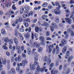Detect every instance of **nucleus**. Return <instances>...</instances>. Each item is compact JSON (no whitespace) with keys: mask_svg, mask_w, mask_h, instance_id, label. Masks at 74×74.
Listing matches in <instances>:
<instances>
[{"mask_svg":"<svg viewBox=\"0 0 74 74\" xmlns=\"http://www.w3.org/2000/svg\"><path fill=\"white\" fill-rule=\"evenodd\" d=\"M54 66L55 63H52L50 64V67H51V68H52V67H53V66Z\"/></svg>","mask_w":74,"mask_h":74,"instance_id":"47","label":"nucleus"},{"mask_svg":"<svg viewBox=\"0 0 74 74\" xmlns=\"http://www.w3.org/2000/svg\"><path fill=\"white\" fill-rule=\"evenodd\" d=\"M38 55V54L37 53V52H35L34 53V57H37V56Z\"/></svg>","mask_w":74,"mask_h":74,"instance_id":"60","label":"nucleus"},{"mask_svg":"<svg viewBox=\"0 0 74 74\" xmlns=\"http://www.w3.org/2000/svg\"><path fill=\"white\" fill-rule=\"evenodd\" d=\"M39 39L40 41H42L44 40H45V38H44L42 36H40L39 37Z\"/></svg>","mask_w":74,"mask_h":74,"instance_id":"32","label":"nucleus"},{"mask_svg":"<svg viewBox=\"0 0 74 74\" xmlns=\"http://www.w3.org/2000/svg\"><path fill=\"white\" fill-rule=\"evenodd\" d=\"M70 34L71 36H74V32L73 31H71Z\"/></svg>","mask_w":74,"mask_h":74,"instance_id":"41","label":"nucleus"},{"mask_svg":"<svg viewBox=\"0 0 74 74\" xmlns=\"http://www.w3.org/2000/svg\"><path fill=\"white\" fill-rule=\"evenodd\" d=\"M24 49H25V47H24V46H21V50L22 51H23V50H24Z\"/></svg>","mask_w":74,"mask_h":74,"instance_id":"53","label":"nucleus"},{"mask_svg":"<svg viewBox=\"0 0 74 74\" xmlns=\"http://www.w3.org/2000/svg\"><path fill=\"white\" fill-rule=\"evenodd\" d=\"M40 71V66H38L36 67V71L35 72V74H39V72Z\"/></svg>","mask_w":74,"mask_h":74,"instance_id":"9","label":"nucleus"},{"mask_svg":"<svg viewBox=\"0 0 74 74\" xmlns=\"http://www.w3.org/2000/svg\"><path fill=\"white\" fill-rule=\"evenodd\" d=\"M12 10H16V8L15 7V5L14 4L12 7Z\"/></svg>","mask_w":74,"mask_h":74,"instance_id":"38","label":"nucleus"},{"mask_svg":"<svg viewBox=\"0 0 74 74\" xmlns=\"http://www.w3.org/2000/svg\"><path fill=\"white\" fill-rule=\"evenodd\" d=\"M3 65L0 64V71H2L3 70Z\"/></svg>","mask_w":74,"mask_h":74,"instance_id":"50","label":"nucleus"},{"mask_svg":"<svg viewBox=\"0 0 74 74\" xmlns=\"http://www.w3.org/2000/svg\"><path fill=\"white\" fill-rule=\"evenodd\" d=\"M30 68L31 70H34L36 68V66H35L34 64H33L32 65H30Z\"/></svg>","mask_w":74,"mask_h":74,"instance_id":"12","label":"nucleus"},{"mask_svg":"<svg viewBox=\"0 0 74 74\" xmlns=\"http://www.w3.org/2000/svg\"><path fill=\"white\" fill-rule=\"evenodd\" d=\"M30 35L29 34L27 33L24 35V37L26 39H28V38L30 37Z\"/></svg>","mask_w":74,"mask_h":74,"instance_id":"16","label":"nucleus"},{"mask_svg":"<svg viewBox=\"0 0 74 74\" xmlns=\"http://www.w3.org/2000/svg\"><path fill=\"white\" fill-rule=\"evenodd\" d=\"M18 32V30L16 29H15V32L14 34V35L15 36H18V34L17 33Z\"/></svg>","mask_w":74,"mask_h":74,"instance_id":"34","label":"nucleus"},{"mask_svg":"<svg viewBox=\"0 0 74 74\" xmlns=\"http://www.w3.org/2000/svg\"><path fill=\"white\" fill-rule=\"evenodd\" d=\"M23 24L26 27H29V24H28V23H27L26 22H24Z\"/></svg>","mask_w":74,"mask_h":74,"instance_id":"22","label":"nucleus"},{"mask_svg":"<svg viewBox=\"0 0 74 74\" xmlns=\"http://www.w3.org/2000/svg\"><path fill=\"white\" fill-rule=\"evenodd\" d=\"M42 48L41 47H39V48L38 49V52H39V53H40L42 51Z\"/></svg>","mask_w":74,"mask_h":74,"instance_id":"23","label":"nucleus"},{"mask_svg":"<svg viewBox=\"0 0 74 74\" xmlns=\"http://www.w3.org/2000/svg\"><path fill=\"white\" fill-rule=\"evenodd\" d=\"M5 5H6V6L7 7H8L9 5H10V4H9V3H8V2H6V4H5Z\"/></svg>","mask_w":74,"mask_h":74,"instance_id":"55","label":"nucleus"},{"mask_svg":"<svg viewBox=\"0 0 74 74\" xmlns=\"http://www.w3.org/2000/svg\"><path fill=\"white\" fill-rule=\"evenodd\" d=\"M34 59L35 62H37V61H38V57H34Z\"/></svg>","mask_w":74,"mask_h":74,"instance_id":"42","label":"nucleus"},{"mask_svg":"<svg viewBox=\"0 0 74 74\" xmlns=\"http://www.w3.org/2000/svg\"><path fill=\"white\" fill-rule=\"evenodd\" d=\"M13 40L15 44H18V40L16 37L14 38Z\"/></svg>","mask_w":74,"mask_h":74,"instance_id":"14","label":"nucleus"},{"mask_svg":"<svg viewBox=\"0 0 74 74\" xmlns=\"http://www.w3.org/2000/svg\"><path fill=\"white\" fill-rule=\"evenodd\" d=\"M55 21L56 23H59V19L58 16H56L55 18Z\"/></svg>","mask_w":74,"mask_h":74,"instance_id":"19","label":"nucleus"},{"mask_svg":"<svg viewBox=\"0 0 74 74\" xmlns=\"http://www.w3.org/2000/svg\"><path fill=\"white\" fill-rule=\"evenodd\" d=\"M48 8L49 9H52L53 8V7L51 5H49L48 6Z\"/></svg>","mask_w":74,"mask_h":74,"instance_id":"54","label":"nucleus"},{"mask_svg":"<svg viewBox=\"0 0 74 74\" xmlns=\"http://www.w3.org/2000/svg\"><path fill=\"white\" fill-rule=\"evenodd\" d=\"M15 46H13L12 48V51H15Z\"/></svg>","mask_w":74,"mask_h":74,"instance_id":"57","label":"nucleus"},{"mask_svg":"<svg viewBox=\"0 0 74 74\" xmlns=\"http://www.w3.org/2000/svg\"><path fill=\"white\" fill-rule=\"evenodd\" d=\"M6 54L8 56H10V53H9L7 51L6 53Z\"/></svg>","mask_w":74,"mask_h":74,"instance_id":"56","label":"nucleus"},{"mask_svg":"<svg viewBox=\"0 0 74 74\" xmlns=\"http://www.w3.org/2000/svg\"><path fill=\"white\" fill-rule=\"evenodd\" d=\"M12 26L13 27H14V26H16V25L15 24V23H14V22H12Z\"/></svg>","mask_w":74,"mask_h":74,"instance_id":"58","label":"nucleus"},{"mask_svg":"<svg viewBox=\"0 0 74 74\" xmlns=\"http://www.w3.org/2000/svg\"><path fill=\"white\" fill-rule=\"evenodd\" d=\"M21 53V51L20 50H17V53L18 54H20Z\"/></svg>","mask_w":74,"mask_h":74,"instance_id":"61","label":"nucleus"},{"mask_svg":"<svg viewBox=\"0 0 74 74\" xmlns=\"http://www.w3.org/2000/svg\"><path fill=\"white\" fill-rule=\"evenodd\" d=\"M19 36L21 38V40H23V35L21 33H19Z\"/></svg>","mask_w":74,"mask_h":74,"instance_id":"27","label":"nucleus"},{"mask_svg":"<svg viewBox=\"0 0 74 74\" xmlns=\"http://www.w3.org/2000/svg\"><path fill=\"white\" fill-rule=\"evenodd\" d=\"M1 33L2 34H5V31L4 29H1Z\"/></svg>","mask_w":74,"mask_h":74,"instance_id":"30","label":"nucleus"},{"mask_svg":"<svg viewBox=\"0 0 74 74\" xmlns=\"http://www.w3.org/2000/svg\"><path fill=\"white\" fill-rule=\"evenodd\" d=\"M65 20L69 24H71L72 23L71 20L69 18H65Z\"/></svg>","mask_w":74,"mask_h":74,"instance_id":"10","label":"nucleus"},{"mask_svg":"<svg viewBox=\"0 0 74 74\" xmlns=\"http://www.w3.org/2000/svg\"><path fill=\"white\" fill-rule=\"evenodd\" d=\"M25 10L24 11L25 13H27V12H28V11L30 9V7L27 5L25 6Z\"/></svg>","mask_w":74,"mask_h":74,"instance_id":"11","label":"nucleus"},{"mask_svg":"<svg viewBox=\"0 0 74 74\" xmlns=\"http://www.w3.org/2000/svg\"><path fill=\"white\" fill-rule=\"evenodd\" d=\"M17 60L18 62H21V56H18L17 58Z\"/></svg>","mask_w":74,"mask_h":74,"instance_id":"35","label":"nucleus"},{"mask_svg":"<svg viewBox=\"0 0 74 74\" xmlns=\"http://www.w3.org/2000/svg\"><path fill=\"white\" fill-rule=\"evenodd\" d=\"M71 66L72 67L74 66V62H72L71 64Z\"/></svg>","mask_w":74,"mask_h":74,"instance_id":"62","label":"nucleus"},{"mask_svg":"<svg viewBox=\"0 0 74 74\" xmlns=\"http://www.w3.org/2000/svg\"><path fill=\"white\" fill-rule=\"evenodd\" d=\"M61 42L62 44L60 43L59 45L60 47H63L64 45L67 44V40L64 39H62L61 40Z\"/></svg>","mask_w":74,"mask_h":74,"instance_id":"3","label":"nucleus"},{"mask_svg":"<svg viewBox=\"0 0 74 74\" xmlns=\"http://www.w3.org/2000/svg\"><path fill=\"white\" fill-rule=\"evenodd\" d=\"M4 41L5 42H8L9 41V39H8V37L5 38L4 39Z\"/></svg>","mask_w":74,"mask_h":74,"instance_id":"31","label":"nucleus"},{"mask_svg":"<svg viewBox=\"0 0 74 74\" xmlns=\"http://www.w3.org/2000/svg\"><path fill=\"white\" fill-rule=\"evenodd\" d=\"M51 60L50 58H49L47 60V63L48 64H49L51 63Z\"/></svg>","mask_w":74,"mask_h":74,"instance_id":"37","label":"nucleus"},{"mask_svg":"<svg viewBox=\"0 0 74 74\" xmlns=\"http://www.w3.org/2000/svg\"><path fill=\"white\" fill-rule=\"evenodd\" d=\"M35 32L36 33H38V32H41L42 31V28L41 27H39L38 26H36L35 28Z\"/></svg>","mask_w":74,"mask_h":74,"instance_id":"4","label":"nucleus"},{"mask_svg":"<svg viewBox=\"0 0 74 74\" xmlns=\"http://www.w3.org/2000/svg\"><path fill=\"white\" fill-rule=\"evenodd\" d=\"M6 62V60H3V58H0V64H5Z\"/></svg>","mask_w":74,"mask_h":74,"instance_id":"8","label":"nucleus"},{"mask_svg":"<svg viewBox=\"0 0 74 74\" xmlns=\"http://www.w3.org/2000/svg\"><path fill=\"white\" fill-rule=\"evenodd\" d=\"M43 61L44 62H47V56H45L44 58Z\"/></svg>","mask_w":74,"mask_h":74,"instance_id":"51","label":"nucleus"},{"mask_svg":"<svg viewBox=\"0 0 74 74\" xmlns=\"http://www.w3.org/2000/svg\"><path fill=\"white\" fill-rule=\"evenodd\" d=\"M67 47L66 46H65L62 49V52L63 53H65L67 51Z\"/></svg>","mask_w":74,"mask_h":74,"instance_id":"15","label":"nucleus"},{"mask_svg":"<svg viewBox=\"0 0 74 74\" xmlns=\"http://www.w3.org/2000/svg\"><path fill=\"white\" fill-rule=\"evenodd\" d=\"M22 56H23V58H26V54H25V53H22Z\"/></svg>","mask_w":74,"mask_h":74,"instance_id":"48","label":"nucleus"},{"mask_svg":"<svg viewBox=\"0 0 74 74\" xmlns=\"http://www.w3.org/2000/svg\"><path fill=\"white\" fill-rule=\"evenodd\" d=\"M18 20L20 22H22L23 21V19L21 17L19 18Z\"/></svg>","mask_w":74,"mask_h":74,"instance_id":"39","label":"nucleus"},{"mask_svg":"<svg viewBox=\"0 0 74 74\" xmlns=\"http://www.w3.org/2000/svg\"><path fill=\"white\" fill-rule=\"evenodd\" d=\"M69 57L70 56L69 55H67L65 56V58L66 59H69Z\"/></svg>","mask_w":74,"mask_h":74,"instance_id":"44","label":"nucleus"},{"mask_svg":"<svg viewBox=\"0 0 74 74\" xmlns=\"http://www.w3.org/2000/svg\"><path fill=\"white\" fill-rule=\"evenodd\" d=\"M34 37H35V38H37L38 37V35L37 34H32V39H34Z\"/></svg>","mask_w":74,"mask_h":74,"instance_id":"17","label":"nucleus"},{"mask_svg":"<svg viewBox=\"0 0 74 74\" xmlns=\"http://www.w3.org/2000/svg\"><path fill=\"white\" fill-rule=\"evenodd\" d=\"M69 3L70 4H74V1L73 0H71Z\"/></svg>","mask_w":74,"mask_h":74,"instance_id":"45","label":"nucleus"},{"mask_svg":"<svg viewBox=\"0 0 74 74\" xmlns=\"http://www.w3.org/2000/svg\"><path fill=\"white\" fill-rule=\"evenodd\" d=\"M3 48L5 50H7L8 49V48L5 45L3 46Z\"/></svg>","mask_w":74,"mask_h":74,"instance_id":"40","label":"nucleus"},{"mask_svg":"<svg viewBox=\"0 0 74 74\" xmlns=\"http://www.w3.org/2000/svg\"><path fill=\"white\" fill-rule=\"evenodd\" d=\"M42 19L43 20H45V19L46 21H47V16L45 15H43L41 17Z\"/></svg>","mask_w":74,"mask_h":74,"instance_id":"26","label":"nucleus"},{"mask_svg":"<svg viewBox=\"0 0 74 74\" xmlns=\"http://www.w3.org/2000/svg\"><path fill=\"white\" fill-rule=\"evenodd\" d=\"M50 34V32L49 31H47V36H49Z\"/></svg>","mask_w":74,"mask_h":74,"instance_id":"59","label":"nucleus"},{"mask_svg":"<svg viewBox=\"0 0 74 74\" xmlns=\"http://www.w3.org/2000/svg\"><path fill=\"white\" fill-rule=\"evenodd\" d=\"M55 5L56 6H58V8H59V9H60V8L61 6H60V5L59 3L58 2H56L55 3Z\"/></svg>","mask_w":74,"mask_h":74,"instance_id":"20","label":"nucleus"},{"mask_svg":"<svg viewBox=\"0 0 74 74\" xmlns=\"http://www.w3.org/2000/svg\"><path fill=\"white\" fill-rule=\"evenodd\" d=\"M56 9H55L54 11V12L55 14L56 15H59L60 14V11L59 10V9L58 8V7H57Z\"/></svg>","mask_w":74,"mask_h":74,"instance_id":"5","label":"nucleus"},{"mask_svg":"<svg viewBox=\"0 0 74 74\" xmlns=\"http://www.w3.org/2000/svg\"><path fill=\"white\" fill-rule=\"evenodd\" d=\"M54 47V46H53V44H51V45H49L48 48L49 49H53Z\"/></svg>","mask_w":74,"mask_h":74,"instance_id":"28","label":"nucleus"},{"mask_svg":"<svg viewBox=\"0 0 74 74\" xmlns=\"http://www.w3.org/2000/svg\"><path fill=\"white\" fill-rule=\"evenodd\" d=\"M50 27L51 28V31L53 32L54 31V28H56L57 25L55 23H51V26Z\"/></svg>","mask_w":74,"mask_h":74,"instance_id":"2","label":"nucleus"},{"mask_svg":"<svg viewBox=\"0 0 74 74\" xmlns=\"http://www.w3.org/2000/svg\"><path fill=\"white\" fill-rule=\"evenodd\" d=\"M42 7H47V3L45 2L42 5Z\"/></svg>","mask_w":74,"mask_h":74,"instance_id":"33","label":"nucleus"},{"mask_svg":"<svg viewBox=\"0 0 74 74\" xmlns=\"http://www.w3.org/2000/svg\"><path fill=\"white\" fill-rule=\"evenodd\" d=\"M41 72H44V71H45V72H47V67L46 66H44L43 68L40 69Z\"/></svg>","mask_w":74,"mask_h":74,"instance_id":"13","label":"nucleus"},{"mask_svg":"<svg viewBox=\"0 0 74 74\" xmlns=\"http://www.w3.org/2000/svg\"><path fill=\"white\" fill-rule=\"evenodd\" d=\"M19 22V20L18 19H16L15 21V24H18Z\"/></svg>","mask_w":74,"mask_h":74,"instance_id":"49","label":"nucleus"},{"mask_svg":"<svg viewBox=\"0 0 74 74\" xmlns=\"http://www.w3.org/2000/svg\"><path fill=\"white\" fill-rule=\"evenodd\" d=\"M29 14L30 15H33V12L32 11L30 12Z\"/></svg>","mask_w":74,"mask_h":74,"instance_id":"64","label":"nucleus"},{"mask_svg":"<svg viewBox=\"0 0 74 74\" xmlns=\"http://www.w3.org/2000/svg\"><path fill=\"white\" fill-rule=\"evenodd\" d=\"M41 44L42 45H45V42L44 40H43L41 42Z\"/></svg>","mask_w":74,"mask_h":74,"instance_id":"43","label":"nucleus"},{"mask_svg":"<svg viewBox=\"0 0 74 74\" xmlns=\"http://www.w3.org/2000/svg\"><path fill=\"white\" fill-rule=\"evenodd\" d=\"M24 11V8H21L20 10V14H22Z\"/></svg>","mask_w":74,"mask_h":74,"instance_id":"24","label":"nucleus"},{"mask_svg":"<svg viewBox=\"0 0 74 74\" xmlns=\"http://www.w3.org/2000/svg\"><path fill=\"white\" fill-rule=\"evenodd\" d=\"M16 70L17 72H18L19 74H22L23 73L22 69H20V67H17L16 69Z\"/></svg>","mask_w":74,"mask_h":74,"instance_id":"7","label":"nucleus"},{"mask_svg":"<svg viewBox=\"0 0 74 74\" xmlns=\"http://www.w3.org/2000/svg\"><path fill=\"white\" fill-rule=\"evenodd\" d=\"M27 60L26 59H25L23 60L22 62V66H23V67H24L25 65H27Z\"/></svg>","mask_w":74,"mask_h":74,"instance_id":"6","label":"nucleus"},{"mask_svg":"<svg viewBox=\"0 0 74 74\" xmlns=\"http://www.w3.org/2000/svg\"><path fill=\"white\" fill-rule=\"evenodd\" d=\"M20 31L21 32H24V29H23V28H20Z\"/></svg>","mask_w":74,"mask_h":74,"instance_id":"52","label":"nucleus"},{"mask_svg":"<svg viewBox=\"0 0 74 74\" xmlns=\"http://www.w3.org/2000/svg\"><path fill=\"white\" fill-rule=\"evenodd\" d=\"M33 41L32 40L30 41L29 42L30 47L32 48H35V47L38 48V47H40V43L36 42L33 44Z\"/></svg>","mask_w":74,"mask_h":74,"instance_id":"1","label":"nucleus"},{"mask_svg":"<svg viewBox=\"0 0 74 74\" xmlns=\"http://www.w3.org/2000/svg\"><path fill=\"white\" fill-rule=\"evenodd\" d=\"M16 49H17V50H19L20 49H21V46H16Z\"/></svg>","mask_w":74,"mask_h":74,"instance_id":"46","label":"nucleus"},{"mask_svg":"<svg viewBox=\"0 0 74 74\" xmlns=\"http://www.w3.org/2000/svg\"><path fill=\"white\" fill-rule=\"evenodd\" d=\"M10 72L12 74H15V70L13 68L10 69Z\"/></svg>","mask_w":74,"mask_h":74,"instance_id":"18","label":"nucleus"},{"mask_svg":"<svg viewBox=\"0 0 74 74\" xmlns=\"http://www.w3.org/2000/svg\"><path fill=\"white\" fill-rule=\"evenodd\" d=\"M47 40H49V41H50V40H51L52 39L50 37H49L47 38Z\"/></svg>","mask_w":74,"mask_h":74,"instance_id":"63","label":"nucleus"},{"mask_svg":"<svg viewBox=\"0 0 74 74\" xmlns=\"http://www.w3.org/2000/svg\"><path fill=\"white\" fill-rule=\"evenodd\" d=\"M9 42L10 44H13V42H14L13 40L12 39H10L9 40Z\"/></svg>","mask_w":74,"mask_h":74,"instance_id":"29","label":"nucleus"},{"mask_svg":"<svg viewBox=\"0 0 74 74\" xmlns=\"http://www.w3.org/2000/svg\"><path fill=\"white\" fill-rule=\"evenodd\" d=\"M27 51L28 55H30L31 53V49L29 48L27 49Z\"/></svg>","mask_w":74,"mask_h":74,"instance_id":"21","label":"nucleus"},{"mask_svg":"<svg viewBox=\"0 0 74 74\" xmlns=\"http://www.w3.org/2000/svg\"><path fill=\"white\" fill-rule=\"evenodd\" d=\"M73 58V56H71L69 57V58L68 60V62H69L70 63L71 62V59Z\"/></svg>","mask_w":74,"mask_h":74,"instance_id":"25","label":"nucleus"},{"mask_svg":"<svg viewBox=\"0 0 74 74\" xmlns=\"http://www.w3.org/2000/svg\"><path fill=\"white\" fill-rule=\"evenodd\" d=\"M22 17L23 18H26L27 17V14H23Z\"/></svg>","mask_w":74,"mask_h":74,"instance_id":"36","label":"nucleus"}]
</instances>
